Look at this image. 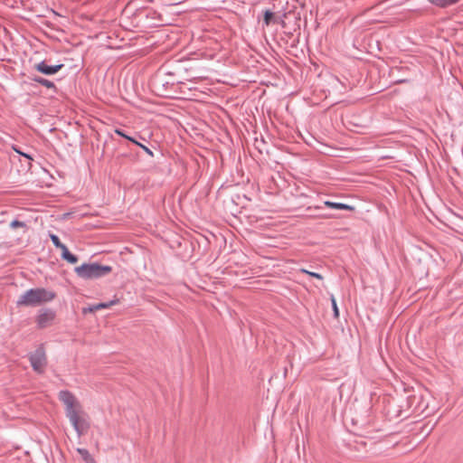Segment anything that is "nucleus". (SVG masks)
Listing matches in <instances>:
<instances>
[{"label": "nucleus", "mask_w": 463, "mask_h": 463, "mask_svg": "<svg viewBox=\"0 0 463 463\" xmlns=\"http://www.w3.org/2000/svg\"><path fill=\"white\" fill-rule=\"evenodd\" d=\"M55 294L43 288H35L26 290L20 296L16 304L18 307H36L54 299Z\"/></svg>", "instance_id": "f257e3e1"}, {"label": "nucleus", "mask_w": 463, "mask_h": 463, "mask_svg": "<svg viewBox=\"0 0 463 463\" xmlns=\"http://www.w3.org/2000/svg\"><path fill=\"white\" fill-rule=\"evenodd\" d=\"M112 270L110 266L99 263H84L76 267L74 271L81 279H92L104 277Z\"/></svg>", "instance_id": "f03ea898"}, {"label": "nucleus", "mask_w": 463, "mask_h": 463, "mask_svg": "<svg viewBox=\"0 0 463 463\" xmlns=\"http://www.w3.org/2000/svg\"><path fill=\"white\" fill-rule=\"evenodd\" d=\"M58 397L65 407V412L68 418L83 411L80 402L71 392L66 390L61 391Z\"/></svg>", "instance_id": "7ed1b4c3"}, {"label": "nucleus", "mask_w": 463, "mask_h": 463, "mask_svg": "<svg viewBox=\"0 0 463 463\" xmlns=\"http://www.w3.org/2000/svg\"><path fill=\"white\" fill-rule=\"evenodd\" d=\"M68 419L79 437H80L81 435L85 434L88 431L90 428V423L88 420V416L84 411Z\"/></svg>", "instance_id": "20e7f679"}, {"label": "nucleus", "mask_w": 463, "mask_h": 463, "mask_svg": "<svg viewBox=\"0 0 463 463\" xmlns=\"http://www.w3.org/2000/svg\"><path fill=\"white\" fill-rule=\"evenodd\" d=\"M30 362L33 370L43 373L46 366V354L43 346L38 347L31 355Z\"/></svg>", "instance_id": "39448f33"}, {"label": "nucleus", "mask_w": 463, "mask_h": 463, "mask_svg": "<svg viewBox=\"0 0 463 463\" xmlns=\"http://www.w3.org/2000/svg\"><path fill=\"white\" fill-rule=\"evenodd\" d=\"M56 317L55 312L50 308H43L39 310L35 318V322L39 328H45L50 326L54 321Z\"/></svg>", "instance_id": "423d86ee"}, {"label": "nucleus", "mask_w": 463, "mask_h": 463, "mask_svg": "<svg viewBox=\"0 0 463 463\" xmlns=\"http://www.w3.org/2000/svg\"><path fill=\"white\" fill-rule=\"evenodd\" d=\"M63 67V64H57V65H48L44 61H41L39 63H36L34 65V68L39 72L45 74V75H52L58 72L61 68Z\"/></svg>", "instance_id": "0eeeda50"}, {"label": "nucleus", "mask_w": 463, "mask_h": 463, "mask_svg": "<svg viewBox=\"0 0 463 463\" xmlns=\"http://www.w3.org/2000/svg\"><path fill=\"white\" fill-rule=\"evenodd\" d=\"M119 302L118 298H115L109 302L99 303L83 309V313L95 312L99 309L109 308L111 306L117 305Z\"/></svg>", "instance_id": "6e6552de"}, {"label": "nucleus", "mask_w": 463, "mask_h": 463, "mask_svg": "<svg viewBox=\"0 0 463 463\" xmlns=\"http://www.w3.org/2000/svg\"><path fill=\"white\" fill-rule=\"evenodd\" d=\"M324 204L326 207L335 209V210H348L353 211L354 208L349 204L342 203H335L331 201H326L324 202Z\"/></svg>", "instance_id": "1a4fd4ad"}, {"label": "nucleus", "mask_w": 463, "mask_h": 463, "mask_svg": "<svg viewBox=\"0 0 463 463\" xmlns=\"http://www.w3.org/2000/svg\"><path fill=\"white\" fill-rule=\"evenodd\" d=\"M76 450L80 455L81 458L85 461V463H96L93 457L86 449L78 448Z\"/></svg>", "instance_id": "9d476101"}, {"label": "nucleus", "mask_w": 463, "mask_h": 463, "mask_svg": "<svg viewBox=\"0 0 463 463\" xmlns=\"http://www.w3.org/2000/svg\"><path fill=\"white\" fill-rule=\"evenodd\" d=\"M61 258L71 264L76 263L78 261V258L75 255L71 254L67 247H64L61 250Z\"/></svg>", "instance_id": "9b49d317"}, {"label": "nucleus", "mask_w": 463, "mask_h": 463, "mask_svg": "<svg viewBox=\"0 0 463 463\" xmlns=\"http://www.w3.org/2000/svg\"><path fill=\"white\" fill-rule=\"evenodd\" d=\"M459 0H429V2L439 7H447L457 4Z\"/></svg>", "instance_id": "f8f14e48"}, {"label": "nucleus", "mask_w": 463, "mask_h": 463, "mask_svg": "<svg viewBox=\"0 0 463 463\" xmlns=\"http://www.w3.org/2000/svg\"><path fill=\"white\" fill-rule=\"evenodd\" d=\"M33 80L41 84L42 86H44L48 89H52L54 88V83L47 79H44V78H42V77H39V76H35L33 78Z\"/></svg>", "instance_id": "ddd939ff"}, {"label": "nucleus", "mask_w": 463, "mask_h": 463, "mask_svg": "<svg viewBox=\"0 0 463 463\" xmlns=\"http://www.w3.org/2000/svg\"><path fill=\"white\" fill-rule=\"evenodd\" d=\"M50 238H51V240H52V243L54 244V246H55L56 248L61 249V250L64 247H66L63 243H61V241H60V239H59V237H58L57 235H55V234H50Z\"/></svg>", "instance_id": "4468645a"}, {"label": "nucleus", "mask_w": 463, "mask_h": 463, "mask_svg": "<svg viewBox=\"0 0 463 463\" xmlns=\"http://www.w3.org/2000/svg\"><path fill=\"white\" fill-rule=\"evenodd\" d=\"M330 299H331L332 307H333V311H334V317L335 318H337L339 317V310H338L336 300H335L334 295H331Z\"/></svg>", "instance_id": "2eb2a0df"}, {"label": "nucleus", "mask_w": 463, "mask_h": 463, "mask_svg": "<svg viewBox=\"0 0 463 463\" xmlns=\"http://www.w3.org/2000/svg\"><path fill=\"white\" fill-rule=\"evenodd\" d=\"M115 133L117 135H118V136H120V137H124V138L133 142V143H137V140H135L133 137L126 135L121 129H118V128L115 129Z\"/></svg>", "instance_id": "dca6fc26"}, {"label": "nucleus", "mask_w": 463, "mask_h": 463, "mask_svg": "<svg viewBox=\"0 0 463 463\" xmlns=\"http://www.w3.org/2000/svg\"><path fill=\"white\" fill-rule=\"evenodd\" d=\"M301 272L308 274L309 276L317 278L318 279H323V277L319 273L308 271V270H307L305 269H302Z\"/></svg>", "instance_id": "f3484780"}, {"label": "nucleus", "mask_w": 463, "mask_h": 463, "mask_svg": "<svg viewBox=\"0 0 463 463\" xmlns=\"http://www.w3.org/2000/svg\"><path fill=\"white\" fill-rule=\"evenodd\" d=\"M273 17V13L270 11H266L264 15V22L267 25L270 24V20Z\"/></svg>", "instance_id": "a211bd4d"}, {"label": "nucleus", "mask_w": 463, "mask_h": 463, "mask_svg": "<svg viewBox=\"0 0 463 463\" xmlns=\"http://www.w3.org/2000/svg\"><path fill=\"white\" fill-rule=\"evenodd\" d=\"M135 144H136V145H137V146H140V147H141V148H142V149H143L146 154H148L150 156H154V155H153V152H152V151H151L147 146H144V145H142V144L138 143L137 141V143H135Z\"/></svg>", "instance_id": "6ab92c4d"}, {"label": "nucleus", "mask_w": 463, "mask_h": 463, "mask_svg": "<svg viewBox=\"0 0 463 463\" xmlns=\"http://www.w3.org/2000/svg\"><path fill=\"white\" fill-rule=\"evenodd\" d=\"M10 226L14 229L17 228V227H24V223L22 222H19L17 220H14L11 223H10Z\"/></svg>", "instance_id": "aec40b11"}, {"label": "nucleus", "mask_w": 463, "mask_h": 463, "mask_svg": "<svg viewBox=\"0 0 463 463\" xmlns=\"http://www.w3.org/2000/svg\"><path fill=\"white\" fill-rule=\"evenodd\" d=\"M14 150H15L18 154H20V155H22L23 156H24V157L28 158L29 160H32V159H33L29 155H27V154H25V153H23V152L19 151V150H18V149H16V148H14Z\"/></svg>", "instance_id": "412c9836"}]
</instances>
